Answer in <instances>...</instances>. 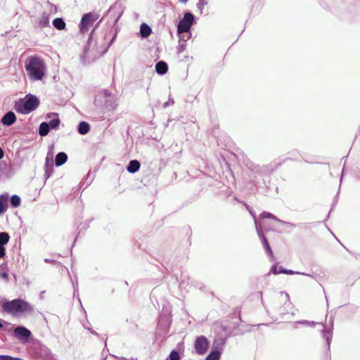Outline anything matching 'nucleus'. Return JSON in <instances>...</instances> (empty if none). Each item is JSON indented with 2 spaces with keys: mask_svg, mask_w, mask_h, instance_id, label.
Wrapping results in <instances>:
<instances>
[{
  "mask_svg": "<svg viewBox=\"0 0 360 360\" xmlns=\"http://www.w3.org/2000/svg\"><path fill=\"white\" fill-rule=\"evenodd\" d=\"M107 347V338L105 340V347Z\"/></svg>",
  "mask_w": 360,
  "mask_h": 360,
  "instance_id": "53",
  "label": "nucleus"
},
{
  "mask_svg": "<svg viewBox=\"0 0 360 360\" xmlns=\"http://www.w3.org/2000/svg\"><path fill=\"white\" fill-rule=\"evenodd\" d=\"M53 172V164L52 160L49 161L48 156L46 158V162L44 165V176L46 179H48Z\"/></svg>",
  "mask_w": 360,
  "mask_h": 360,
  "instance_id": "21",
  "label": "nucleus"
},
{
  "mask_svg": "<svg viewBox=\"0 0 360 360\" xmlns=\"http://www.w3.org/2000/svg\"><path fill=\"white\" fill-rule=\"evenodd\" d=\"M99 16L100 15L96 12H89L84 14L79 23L81 33H86L89 30L88 26L95 22Z\"/></svg>",
  "mask_w": 360,
  "mask_h": 360,
  "instance_id": "7",
  "label": "nucleus"
},
{
  "mask_svg": "<svg viewBox=\"0 0 360 360\" xmlns=\"http://www.w3.org/2000/svg\"><path fill=\"white\" fill-rule=\"evenodd\" d=\"M10 236L8 233L0 232V258H4L6 255L5 245L9 242Z\"/></svg>",
  "mask_w": 360,
  "mask_h": 360,
  "instance_id": "12",
  "label": "nucleus"
},
{
  "mask_svg": "<svg viewBox=\"0 0 360 360\" xmlns=\"http://www.w3.org/2000/svg\"><path fill=\"white\" fill-rule=\"evenodd\" d=\"M225 343V339L219 338L218 340H214L213 342V348L212 349L219 350L221 352Z\"/></svg>",
  "mask_w": 360,
  "mask_h": 360,
  "instance_id": "27",
  "label": "nucleus"
},
{
  "mask_svg": "<svg viewBox=\"0 0 360 360\" xmlns=\"http://www.w3.org/2000/svg\"><path fill=\"white\" fill-rule=\"evenodd\" d=\"M11 356L6 354H0V360H11Z\"/></svg>",
  "mask_w": 360,
  "mask_h": 360,
  "instance_id": "41",
  "label": "nucleus"
},
{
  "mask_svg": "<svg viewBox=\"0 0 360 360\" xmlns=\"http://www.w3.org/2000/svg\"><path fill=\"white\" fill-rule=\"evenodd\" d=\"M21 203V198L18 195H13L10 198V204L11 206L13 208L18 207L20 205Z\"/></svg>",
  "mask_w": 360,
  "mask_h": 360,
  "instance_id": "29",
  "label": "nucleus"
},
{
  "mask_svg": "<svg viewBox=\"0 0 360 360\" xmlns=\"http://www.w3.org/2000/svg\"><path fill=\"white\" fill-rule=\"evenodd\" d=\"M53 25L56 29L63 30L65 28L66 24L63 18H56L53 20Z\"/></svg>",
  "mask_w": 360,
  "mask_h": 360,
  "instance_id": "24",
  "label": "nucleus"
},
{
  "mask_svg": "<svg viewBox=\"0 0 360 360\" xmlns=\"http://www.w3.org/2000/svg\"><path fill=\"white\" fill-rule=\"evenodd\" d=\"M4 150L0 147V160L4 158Z\"/></svg>",
  "mask_w": 360,
  "mask_h": 360,
  "instance_id": "46",
  "label": "nucleus"
},
{
  "mask_svg": "<svg viewBox=\"0 0 360 360\" xmlns=\"http://www.w3.org/2000/svg\"><path fill=\"white\" fill-rule=\"evenodd\" d=\"M0 276L3 278L8 279V275L6 272H2L0 274Z\"/></svg>",
  "mask_w": 360,
  "mask_h": 360,
  "instance_id": "43",
  "label": "nucleus"
},
{
  "mask_svg": "<svg viewBox=\"0 0 360 360\" xmlns=\"http://www.w3.org/2000/svg\"><path fill=\"white\" fill-rule=\"evenodd\" d=\"M179 37V42L183 41L186 43L191 37V32H182L181 34H178Z\"/></svg>",
  "mask_w": 360,
  "mask_h": 360,
  "instance_id": "33",
  "label": "nucleus"
},
{
  "mask_svg": "<svg viewBox=\"0 0 360 360\" xmlns=\"http://www.w3.org/2000/svg\"><path fill=\"white\" fill-rule=\"evenodd\" d=\"M68 160V155L64 152L58 153L55 158L54 163L56 167L64 165Z\"/></svg>",
  "mask_w": 360,
  "mask_h": 360,
  "instance_id": "20",
  "label": "nucleus"
},
{
  "mask_svg": "<svg viewBox=\"0 0 360 360\" xmlns=\"http://www.w3.org/2000/svg\"><path fill=\"white\" fill-rule=\"evenodd\" d=\"M122 359L123 360H137V358H136V357H135V358L131 357V358H130V359H126V358L122 357Z\"/></svg>",
  "mask_w": 360,
  "mask_h": 360,
  "instance_id": "49",
  "label": "nucleus"
},
{
  "mask_svg": "<svg viewBox=\"0 0 360 360\" xmlns=\"http://www.w3.org/2000/svg\"><path fill=\"white\" fill-rule=\"evenodd\" d=\"M50 129L48 127V124L46 123V122H43L40 124L39 127V134L41 136H45L48 135V134L50 131Z\"/></svg>",
  "mask_w": 360,
  "mask_h": 360,
  "instance_id": "26",
  "label": "nucleus"
},
{
  "mask_svg": "<svg viewBox=\"0 0 360 360\" xmlns=\"http://www.w3.org/2000/svg\"><path fill=\"white\" fill-rule=\"evenodd\" d=\"M88 226H89V224H86L85 227H88Z\"/></svg>",
  "mask_w": 360,
  "mask_h": 360,
  "instance_id": "57",
  "label": "nucleus"
},
{
  "mask_svg": "<svg viewBox=\"0 0 360 360\" xmlns=\"http://www.w3.org/2000/svg\"><path fill=\"white\" fill-rule=\"evenodd\" d=\"M16 122V115L13 111L7 112L1 118L3 125L9 127Z\"/></svg>",
  "mask_w": 360,
  "mask_h": 360,
  "instance_id": "14",
  "label": "nucleus"
},
{
  "mask_svg": "<svg viewBox=\"0 0 360 360\" xmlns=\"http://www.w3.org/2000/svg\"><path fill=\"white\" fill-rule=\"evenodd\" d=\"M260 217L262 219H274L276 221H278L279 222V220H281L280 219L277 218L275 215H274L273 214L270 213V212H266V211H264L262 212L261 214H260Z\"/></svg>",
  "mask_w": 360,
  "mask_h": 360,
  "instance_id": "31",
  "label": "nucleus"
},
{
  "mask_svg": "<svg viewBox=\"0 0 360 360\" xmlns=\"http://www.w3.org/2000/svg\"><path fill=\"white\" fill-rule=\"evenodd\" d=\"M77 238H75L74 243L76 242Z\"/></svg>",
  "mask_w": 360,
  "mask_h": 360,
  "instance_id": "58",
  "label": "nucleus"
},
{
  "mask_svg": "<svg viewBox=\"0 0 360 360\" xmlns=\"http://www.w3.org/2000/svg\"><path fill=\"white\" fill-rule=\"evenodd\" d=\"M293 324H294V328H297V325H298V324H302L304 326L314 327L316 323L314 321L302 320V321H295V322H294Z\"/></svg>",
  "mask_w": 360,
  "mask_h": 360,
  "instance_id": "32",
  "label": "nucleus"
},
{
  "mask_svg": "<svg viewBox=\"0 0 360 360\" xmlns=\"http://www.w3.org/2000/svg\"><path fill=\"white\" fill-rule=\"evenodd\" d=\"M196 17L190 11L184 13V17L180 19L177 24V34L182 32H190L193 25L196 23Z\"/></svg>",
  "mask_w": 360,
  "mask_h": 360,
  "instance_id": "6",
  "label": "nucleus"
},
{
  "mask_svg": "<svg viewBox=\"0 0 360 360\" xmlns=\"http://www.w3.org/2000/svg\"><path fill=\"white\" fill-rule=\"evenodd\" d=\"M209 345L210 342L207 338L204 335L197 337L194 343L195 352L200 355H202L207 352Z\"/></svg>",
  "mask_w": 360,
  "mask_h": 360,
  "instance_id": "8",
  "label": "nucleus"
},
{
  "mask_svg": "<svg viewBox=\"0 0 360 360\" xmlns=\"http://www.w3.org/2000/svg\"><path fill=\"white\" fill-rule=\"evenodd\" d=\"M37 23L41 28L49 27V13L43 12L40 18H39Z\"/></svg>",
  "mask_w": 360,
  "mask_h": 360,
  "instance_id": "22",
  "label": "nucleus"
},
{
  "mask_svg": "<svg viewBox=\"0 0 360 360\" xmlns=\"http://www.w3.org/2000/svg\"><path fill=\"white\" fill-rule=\"evenodd\" d=\"M251 169L256 172H262V171L263 172H266L268 170V167L267 166H264L262 167H260L259 165H256V166H254L252 167H251Z\"/></svg>",
  "mask_w": 360,
  "mask_h": 360,
  "instance_id": "35",
  "label": "nucleus"
},
{
  "mask_svg": "<svg viewBox=\"0 0 360 360\" xmlns=\"http://www.w3.org/2000/svg\"><path fill=\"white\" fill-rule=\"evenodd\" d=\"M286 297L288 299H289V295L288 294H286Z\"/></svg>",
  "mask_w": 360,
  "mask_h": 360,
  "instance_id": "56",
  "label": "nucleus"
},
{
  "mask_svg": "<svg viewBox=\"0 0 360 360\" xmlns=\"http://www.w3.org/2000/svg\"><path fill=\"white\" fill-rule=\"evenodd\" d=\"M206 4L207 3L205 1V0H199L198 3L197 4V7L200 11H202Z\"/></svg>",
  "mask_w": 360,
  "mask_h": 360,
  "instance_id": "39",
  "label": "nucleus"
},
{
  "mask_svg": "<svg viewBox=\"0 0 360 360\" xmlns=\"http://www.w3.org/2000/svg\"><path fill=\"white\" fill-rule=\"evenodd\" d=\"M300 275H304V276H309V277H311V278H314V276L311 275V274H307V273H304V272H300Z\"/></svg>",
  "mask_w": 360,
  "mask_h": 360,
  "instance_id": "45",
  "label": "nucleus"
},
{
  "mask_svg": "<svg viewBox=\"0 0 360 360\" xmlns=\"http://www.w3.org/2000/svg\"><path fill=\"white\" fill-rule=\"evenodd\" d=\"M25 68L30 80H41L46 74V67L44 60L37 56L28 58Z\"/></svg>",
  "mask_w": 360,
  "mask_h": 360,
  "instance_id": "2",
  "label": "nucleus"
},
{
  "mask_svg": "<svg viewBox=\"0 0 360 360\" xmlns=\"http://www.w3.org/2000/svg\"><path fill=\"white\" fill-rule=\"evenodd\" d=\"M90 130V124L85 121H81L77 126V131L81 135L86 134Z\"/></svg>",
  "mask_w": 360,
  "mask_h": 360,
  "instance_id": "23",
  "label": "nucleus"
},
{
  "mask_svg": "<svg viewBox=\"0 0 360 360\" xmlns=\"http://www.w3.org/2000/svg\"><path fill=\"white\" fill-rule=\"evenodd\" d=\"M221 352L219 350L212 349L205 360H219Z\"/></svg>",
  "mask_w": 360,
  "mask_h": 360,
  "instance_id": "28",
  "label": "nucleus"
},
{
  "mask_svg": "<svg viewBox=\"0 0 360 360\" xmlns=\"http://www.w3.org/2000/svg\"><path fill=\"white\" fill-rule=\"evenodd\" d=\"M177 49H178V53L183 52L186 49V44H185V43L184 42L183 44H181L179 42V44L178 46Z\"/></svg>",
  "mask_w": 360,
  "mask_h": 360,
  "instance_id": "40",
  "label": "nucleus"
},
{
  "mask_svg": "<svg viewBox=\"0 0 360 360\" xmlns=\"http://www.w3.org/2000/svg\"><path fill=\"white\" fill-rule=\"evenodd\" d=\"M257 235L262 243V245H263L264 250H266V252L268 253V255L269 256L272 257L273 256L272 250L271 248V246L269 245V243L266 237L263 233L261 227H257Z\"/></svg>",
  "mask_w": 360,
  "mask_h": 360,
  "instance_id": "11",
  "label": "nucleus"
},
{
  "mask_svg": "<svg viewBox=\"0 0 360 360\" xmlns=\"http://www.w3.org/2000/svg\"><path fill=\"white\" fill-rule=\"evenodd\" d=\"M73 286H74V295H75L77 288H75L74 283H73Z\"/></svg>",
  "mask_w": 360,
  "mask_h": 360,
  "instance_id": "50",
  "label": "nucleus"
},
{
  "mask_svg": "<svg viewBox=\"0 0 360 360\" xmlns=\"http://www.w3.org/2000/svg\"><path fill=\"white\" fill-rule=\"evenodd\" d=\"M84 328H86V330H88L89 331V329H92L91 328H89V327H87L86 326L84 325Z\"/></svg>",
  "mask_w": 360,
  "mask_h": 360,
  "instance_id": "51",
  "label": "nucleus"
},
{
  "mask_svg": "<svg viewBox=\"0 0 360 360\" xmlns=\"http://www.w3.org/2000/svg\"><path fill=\"white\" fill-rule=\"evenodd\" d=\"M179 1L182 3H186L188 1V0H179Z\"/></svg>",
  "mask_w": 360,
  "mask_h": 360,
  "instance_id": "52",
  "label": "nucleus"
},
{
  "mask_svg": "<svg viewBox=\"0 0 360 360\" xmlns=\"http://www.w3.org/2000/svg\"><path fill=\"white\" fill-rule=\"evenodd\" d=\"M44 261H45V262H50V260L49 259H45Z\"/></svg>",
  "mask_w": 360,
  "mask_h": 360,
  "instance_id": "54",
  "label": "nucleus"
},
{
  "mask_svg": "<svg viewBox=\"0 0 360 360\" xmlns=\"http://www.w3.org/2000/svg\"><path fill=\"white\" fill-rule=\"evenodd\" d=\"M10 324H11L10 323H8V322H7V321L0 319V329H2L4 328V325H8V326Z\"/></svg>",
  "mask_w": 360,
  "mask_h": 360,
  "instance_id": "42",
  "label": "nucleus"
},
{
  "mask_svg": "<svg viewBox=\"0 0 360 360\" xmlns=\"http://www.w3.org/2000/svg\"><path fill=\"white\" fill-rule=\"evenodd\" d=\"M89 332H90L92 335H96V336H97V337H99V336H100V335H99L98 333H96V332L94 330H93V329H89Z\"/></svg>",
  "mask_w": 360,
  "mask_h": 360,
  "instance_id": "44",
  "label": "nucleus"
},
{
  "mask_svg": "<svg viewBox=\"0 0 360 360\" xmlns=\"http://www.w3.org/2000/svg\"><path fill=\"white\" fill-rule=\"evenodd\" d=\"M155 71L160 75H165L168 71L167 63L164 60H160L155 64Z\"/></svg>",
  "mask_w": 360,
  "mask_h": 360,
  "instance_id": "16",
  "label": "nucleus"
},
{
  "mask_svg": "<svg viewBox=\"0 0 360 360\" xmlns=\"http://www.w3.org/2000/svg\"><path fill=\"white\" fill-rule=\"evenodd\" d=\"M8 193H5L0 195V214H4L8 209Z\"/></svg>",
  "mask_w": 360,
  "mask_h": 360,
  "instance_id": "15",
  "label": "nucleus"
},
{
  "mask_svg": "<svg viewBox=\"0 0 360 360\" xmlns=\"http://www.w3.org/2000/svg\"><path fill=\"white\" fill-rule=\"evenodd\" d=\"M55 117L51 120L49 122H46L48 124V127L50 129H56L60 125V120L58 117V114H54Z\"/></svg>",
  "mask_w": 360,
  "mask_h": 360,
  "instance_id": "25",
  "label": "nucleus"
},
{
  "mask_svg": "<svg viewBox=\"0 0 360 360\" xmlns=\"http://www.w3.org/2000/svg\"><path fill=\"white\" fill-rule=\"evenodd\" d=\"M174 104V100L169 95L168 101L164 103L163 108H167V107H169L170 105H173Z\"/></svg>",
  "mask_w": 360,
  "mask_h": 360,
  "instance_id": "36",
  "label": "nucleus"
},
{
  "mask_svg": "<svg viewBox=\"0 0 360 360\" xmlns=\"http://www.w3.org/2000/svg\"><path fill=\"white\" fill-rule=\"evenodd\" d=\"M1 307L4 312L13 316L22 315L25 313H31L33 310L31 304L21 298H16L12 300H5L1 304Z\"/></svg>",
  "mask_w": 360,
  "mask_h": 360,
  "instance_id": "3",
  "label": "nucleus"
},
{
  "mask_svg": "<svg viewBox=\"0 0 360 360\" xmlns=\"http://www.w3.org/2000/svg\"><path fill=\"white\" fill-rule=\"evenodd\" d=\"M323 329L321 330L322 332V337L326 341V352H330V343L333 338V322L331 321L330 323V327L327 329L326 325H322Z\"/></svg>",
  "mask_w": 360,
  "mask_h": 360,
  "instance_id": "10",
  "label": "nucleus"
},
{
  "mask_svg": "<svg viewBox=\"0 0 360 360\" xmlns=\"http://www.w3.org/2000/svg\"><path fill=\"white\" fill-rule=\"evenodd\" d=\"M11 360H23L22 359L20 358V357H13V356H11Z\"/></svg>",
  "mask_w": 360,
  "mask_h": 360,
  "instance_id": "48",
  "label": "nucleus"
},
{
  "mask_svg": "<svg viewBox=\"0 0 360 360\" xmlns=\"http://www.w3.org/2000/svg\"><path fill=\"white\" fill-rule=\"evenodd\" d=\"M13 333L16 338L23 342H27L32 336L31 331L22 326L15 327Z\"/></svg>",
  "mask_w": 360,
  "mask_h": 360,
  "instance_id": "9",
  "label": "nucleus"
},
{
  "mask_svg": "<svg viewBox=\"0 0 360 360\" xmlns=\"http://www.w3.org/2000/svg\"><path fill=\"white\" fill-rule=\"evenodd\" d=\"M152 33L151 27L146 23H141L140 25L139 34L142 39L148 38Z\"/></svg>",
  "mask_w": 360,
  "mask_h": 360,
  "instance_id": "18",
  "label": "nucleus"
},
{
  "mask_svg": "<svg viewBox=\"0 0 360 360\" xmlns=\"http://www.w3.org/2000/svg\"><path fill=\"white\" fill-rule=\"evenodd\" d=\"M99 96H101L102 98H105V101H104L105 104L108 105V99L111 97L112 94L108 90L104 89L101 92Z\"/></svg>",
  "mask_w": 360,
  "mask_h": 360,
  "instance_id": "34",
  "label": "nucleus"
},
{
  "mask_svg": "<svg viewBox=\"0 0 360 360\" xmlns=\"http://www.w3.org/2000/svg\"><path fill=\"white\" fill-rule=\"evenodd\" d=\"M245 208L248 210V212H250V210H252L247 203L245 202H243Z\"/></svg>",
  "mask_w": 360,
  "mask_h": 360,
  "instance_id": "47",
  "label": "nucleus"
},
{
  "mask_svg": "<svg viewBox=\"0 0 360 360\" xmlns=\"http://www.w3.org/2000/svg\"><path fill=\"white\" fill-rule=\"evenodd\" d=\"M113 357L116 358V359H118L119 357L115 356V355H112Z\"/></svg>",
  "mask_w": 360,
  "mask_h": 360,
  "instance_id": "55",
  "label": "nucleus"
},
{
  "mask_svg": "<svg viewBox=\"0 0 360 360\" xmlns=\"http://www.w3.org/2000/svg\"><path fill=\"white\" fill-rule=\"evenodd\" d=\"M271 272L275 275L279 274H285L288 275L298 274L300 271H295L290 269H287L281 266H278V264H274L271 267Z\"/></svg>",
  "mask_w": 360,
  "mask_h": 360,
  "instance_id": "13",
  "label": "nucleus"
},
{
  "mask_svg": "<svg viewBox=\"0 0 360 360\" xmlns=\"http://www.w3.org/2000/svg\"><path fill=\"white\" fill-rule=\"evenodd\" d=\"M279 222L281 223L282 224H284V225H286L289 227H291V228H295L297 226V224H293V223H291V222H289V221H283V220H279Z\"/></svg>",
  "mask_w": 360,
  "mask_h": 360,
  "instance_id": "38",
  "label": "nucleus"
},
{
  "mask_svg": "<svg viewBox=\"0 0 360 360\" xmlns=\"http://www.w3.org/2000/svg\"><path fill=\"white\" fill-rule=\"evenodd\" d=\"M39 103L40 101L38 97L29 94L15 102L14 108L18 112L27 115L36 110Z\"/></svg>",
  "mask_w": 360,
  "mask_h": 360,
  "instance_id": "4",
  "label": "nucleus"
},
{
  "mask_svg": "<svg viewBox=\"0 0 360 360\" xmlns=\"http://www.w3.org/2000/svg\"><path fill=\"white\" fill-rule=\"evenodd\" d=\"M176 281L179 283V285L180 289L186 290L189 285V277L188 274L185 272L181 273L179 279L177 277L176 278Z\"/></svg>",
  "mask_w": 360,
  "mask_h": 360,
  "instance_id": "17",
  "label": "nucleus"
},
{
  "mask_svg": "<svg viewBox=\"0 0 360 360\" xmlns=\"http://www.w3.org/2000/svg\"><path fill=\"white\" fill-rule=\"evenodd\" d=\"M181 359L180 352L176 349H173L170 352L165 360H181Z\"/></svg>",
  "mask_w": 360,
  "mask_h": 360,
  "instance_id": "30",
  "label": "nucleus"
},
{
  "mask_svg": "<svg viewBox=\"0 0 360 360\" xmlns=\"http://www.w3.org/2000/svg\"><path fill=\"white\" fill-rule=\"evenodd\" d=\"M123 13L124 7L118 1L114 3L105 12V15L103 16L101 20L96 25V26L94 27V29L89 34L86 44L83 50V55L81 56V60L84 63H85L86 61L89 63L94 61L96 59L103 56L105 53H107L108 49L110 47V46L112 44V43L115 41L117 37V30H116L112 39L107 45H105L103 43V41L107 37V34H105L102 39V41H98V40H94V33L99 26V24L101 22V20H103V18L105 16H108L109 20H112V25H115L118 22V20L122 15Z\"/></svg>",
  "mask_w": 360,
  "mask_h": 360,
  "instance_id": "1",
  "label": "nucleus"
},
{
  "mask_svg": "<svg viewBox=\"0 0 360 360\" xmlns=\"http://www.w3.org/2000/svg\"><path fill=\"white\" fill-rule=\"evenodd\" d=\"M140 167V162L136 160H132L129 161L127 167V171L131 174H134L139 170Z\"/></svg>",
  "mask_w": 360,
  "mask_h": 360,
  "instance_id": "19",
  "label": "nucleus"
},
{
  "mask_svg": "<svg viewBox=\"0 0 360 360\" xmlns=\"http://www.w3.org/2000/svg\"><path fill=\"white\" fill-rule=\"evenodd\" d=\"M29 354L33 359L41 360H49L51 356V350L39 341L32 343Z\"/></svg>",
  "mask_w": 360,
  "mask_h": 360,
  "instance_id": "5",
  "label": "nucleus"
},
{
  "mask_svg": "<svg viewBox=\"0 0 360 360\" xmlns=\"http://www.w3.org/2000/svg\"><path fill=\"white\" fill-rule=\"evenodd\" d=\"M250 214H251V216L253 217L254 219V221H255V228H256V230H257V227H261L259 224H258V221L257 220V218H256V214L255 213L253 212L252 210H250Z\"/></svg>",
  "mask_w": 360,
  "mask_h": 360,
  "instance_id": "37",
  "label": "nucleus"
}]
</instances>
